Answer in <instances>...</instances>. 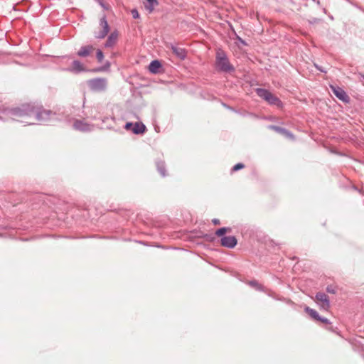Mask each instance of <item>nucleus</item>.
<instances>
[{
	"label": "nucleus",
	"mask_w": 364,
	"mask_h": 364,
	"mask_svg": "<svg viewBox=\"0 0 364 364\" xmlns=\"http://www.w3.org/2000/svg\"><path fill=\"white\" fill-rule=\"evenodd\" d=\"M215 67L220 73H232L235 71V68L230 62L227 53L221 48L216 50Z\"/></svg>",
	"instance_id": "obj_1"
},
{
	"label": "nucleus",
	"mask_w": 364,
	"mask_h": 364,
	"mask_svg": "<svg viewBox=\"0 0 364 364\" xmlns=\"http://www.w3.org/2000/svg\"><path fill=\"white\" fill-rule=\"evenodd\" d=\"M255 92L260 98L266 101L270 105H274L277 107H282L283 106V103L280 99L267 89L256 88Z\"/></svg>",
	"instance_id": "obj_2"
},
{
	"label": "nucleus",
	"mask_w": 364,
	"mask_h": 364,
	"mask_svg": "<svg viewBox=\"0 0 364 364\" xmlns=\"http://www.w3.org/2000/svg\"><path fill=\"white\" fill-rule=\"evenodd\" d=\"M124 129L134 134H142L146 130V126L142 122H127L124 125Z\"/></svg>",
	"instance_id": "obj_3"
},
{
	"label": "nucleus",
	"mask_w": 364,
	"mask_h": 364,
	"mask_svg": "<svg viewBox=\"0 0 364 364\" xmlns=\"http://www.w3.org/2000/svg\"><path fill=\"white\" fill-rule=\"evenodd\" d=\"M23 111L28 112L27 114H28L30 116H32V115L36 116V119H38L39 120L45 119L46 116H48L51 114V112L49 111H46V110L40 111L38 108H36V107L31 108L29 105L24 107Z\"/></svg>",
	"instance_id": "obj_4"
},
{
	"label": "nucleus",
	"mask_w": 364,
	"mask_h": 364,
	"mask_svg": "<svg viewBox=\"0 0 364 364\" xmlns=\"http://www.w3.org/2000/svg\"><path fill=\"white\" fill-rule=\"evenodd\" d=\"M331 92L336 95L337 98L345 103L350 102V97L344 91V90L337 85H329Z\"/></svg>",
	"instance_id": "obj_5"
},
{
	"label": "nucleus",
	"mask_w": 364,
	"mask_h": 364,
	"mask_svg": "<svg viewBox=\"0 0 364 364\" xmlns=\"http://www.w3.org/2000/svg\"><path fill=\"white\" fill-rule=\"evenodd\" d=\"M316 301L320 307L323 310H328L330 308V301L328 296L323 292H318L315 296Z\"/></svg>",
	"instance_id": "obj_6"
},
{
	"label": "nucleus",
	"mask_w": 364,
	"mask_h": 364,
	"mask_svg": "<svg viewBox=\"0 0 364 364\" xmlns=\"http://www.w3.org/2000/svg\"><path fill=\"white\" fill-rule=\"evenodd\" d=\"M220 243L225 247L232 249L237 245V240L235 236H223L221 237Z\"/></svg>",
	"instance_id": "obj_7"
},
{
	"label": "nucleus",
	"mask_w": 364,
	"mask_h": 364,
	"mask_svg": "<svg viewBox=\"0 0 364 364\" xmlns=\"http://www.w3.org/2000/svg\"><path fill=\"white\" fill-rule=\"evenodd\" d=\"M91 88L94 90L98 91L103 90L105 87V82L102 79H94L89 82Z\"/></svg>",
	"instance_id": "obj_8"
},
{
	"label": "nucleus",
	"mask_w": 364,
	"mask_h": 364,
	"mask_svg": "<svg viewBox=\"0 0 364 364\" xmlns=\"http://www.w3.org/2000/svg\"><path fill=\"white\" fill-rule=\"evenodd\" d=\"M171 48L174 55L179 59L184 60L186 58L187 52L184 48L178 47L174 45H171Z\"/></svg>",
	"instance_id": "obj_9"
},
{
	"label": "nucleus",
	"mask_w": 364,
	"mask_h": 364,
	"mask_svg": "<svg viewBox=\"0 0 364 364\" xmlns=\"http://www.w3.org/2000/svg\"><path fill=\"white\" fill-rule=\"evenodd\" d=\"M269 128L272 129V130H274V131H275L276 132H277L279 134H283V135L286 136L288 138H290V139H294V134L291 132H289V130H287L285 128H283V127H278V126H276V125H270L269 127Z\"/></svg>",
	"instance_id": "obj_10"
},
{
	"label": "nucleus",
	"mask_w": 364,
	"mask_h": 364,
	"mask_svg": "<svg viewBox=\"0 0 364 364\" xmlns=\"http://www.w3.org/2000/svg\"><path fill=\"white\" fill-rule=\"evenodd\" d=\"M161 68V63L158 60H152L149 65V70L151 73L156 74L159 73Z\"/></svg>",
	"instance_id": "obj_11"
},
{
	"label": "nucleus",
	"mask_w": 364,
	"mask_h": 364,
	"mask_svg": "<svg viewBox=\"0 0 364 364\" xmlns=\"http://www.w3.org/2000/svg\"><path fill=\"white\" fill-rule=\"evenodd\" d=\"M100 26L102 28V31H100L96 36L100 38H104L108 33L109 27L107 22L105 18H102L100 21Z\"/></svg>",
	"instance_id": "obj_12"
},
{
	"label": "nucleus",
	"mask_w": 364,
	"mask_h": 364,
	"mask_svg": "<svg viewBox=\"0 0 364 364\" xmlns=\"http://www.w3.org/2000/svg\"><path fill=\"white\" fill-rule=\"evenodd\" d=\"M94 50V47L92 46H86L82 47L77 52V55L81 57H86L92 53Z\"/></svg>",
	"instance_id": "obj_13"
},
{
	"label": "nucleus",
	"mask_w": 364,
	"mask_h": 364,
	"mask_svg": "<svg viewBox=\"0 0 364 364\" xmlns=\"http://www.w3.org/2000/svg\"><path fill=\"white\" fill-rule=\"evenodd\" d=\"M69 70L72 71V72L78 73V72L85 71V68L83 64H82L80 61L74 60L72 64V68H70Z\"/></svg>",
	"instance_id": "obj_14"
},
{
	"label": "nucleus",
	"mask_w": 364,
	"mask_h": 364,
	"mask_svg": "<svg viewBox=\"0 0 364 364\" xmlns=\"http://www.w3.org/2000/svg\"><path fill=\"white\" fill-rule=\"evenodd\" d=\"M156 165L157 170L160 173V174L163 177L166 176L167 174H166L165 162L163 161H156Z\"/></svg>",
	"instance_id": "obj_15"
},
{
	"label": "nucleus",
	"mask_w": 364,
	"mask_h": 364,
	"mask_svg": "<svg viewBox=\"0 0 364 364\" xmlns=\"http://www.w3.org/2000/svg\"><path fill=\"white\" fill-rule=\"evenodd\" d=\"M147 2L144 4L145 9L151 13L154 11L155 6L158 4L157 0H146Z\"/></svg>",
	"instance_id": "obj_16"
},
{
	"label": "nucleus",
	"mask_w": 364,
	"mask_h": 364,
	"mask_svg": "<svg viewBox=\"0 0 364 364\" xmlns=\"http://www.w3.org/2000/svg\"><path fill=\"white\" fill-rule=\"evenodd\" d=\"M305 311L315 321H318V319L320 318L318 313L309 306L305 308Z\"/></svg>",
	"instance_id": "obj_17"
},
{
	"label": "nucleus",
	"mask_w": 364,
	"mask_h": 364,
	"mask_svg": "<svg viewBox=\"0 0 364 364\" xmlns=\"http://www.w3.org/2000/svg\"><path fill=\"white\" fill-rule=\"evenodd\" d=\"M74 127L76 129H79L80 131H87L89 130V126L81 121H77L74 124Z\"/></svg>",
	"instance_id": "obj_18"
},
{
	"label": "nucleus",
	"mask_w": 364,
	"mask_h": 364,
	"mask_svg": "<svg viewBox=\"0 0 364 364\" xmlns=\"http://www.w3.org/2000/svg\"><path fill=\"white\" fill-rule=\"evenodd\" d=\"M249 284L251 287H255L258 291H264V287L258 283V282L256 280L250 281Z\"/></svg>",
	"instance_id": "obj_19"
},
{
	"label": "nucleus",
	"mask_w": 364,
	"mask_h": 364,
	"mask_svg": "<svg viewBox=\"0 0 364 364\" xmlns=\"http://www.w3.org/2000/svg\"><path fill=\"white\" fill-rule=\"evenodd\" d=\"M228 231H231V228H226V227H223V228H220L219 229H218L216 231H215V235L218 237H223L224 235L228 232Z\"/></svg>",
	"instance_id": "obj_20"
},
{
	"label": "nucleus",
	"mask_w": 364,
	"mask_h": 364,
	"mask_svg": "<svg viewBox=\"0 0 364 364\" xmlns=\"http://www.w3.org/2000/svg\"><path fill=\"white\" fill-rule=\"evenodd\" d=\"M244 167H245V165H244L243 164H242V163H238V164H235V165L232 167V170L233 171H239V170H240V169L243 168Z\"/></svg>",
	"instance_id": "obj_21"
},
{
	"label": "nucleus",
	"mask_w": 364,
	"mask_h": 364,
	"mask_svg": "<svg viewBox=\"0 0 364 364\" xmlns=\"http://www.w3.org/2000/svg\"><path fill=\"white\" fill-rule=\"evenodd\" d=\"M97 58L99 62H101L103 59V53L100 50L97 51Z\"/></svg>",
	"instance_id": "obj_22"
},
{
	"label": "nucleus",
	"mask_w": 364,
	"mask_h": 364,
	"mask_svg": "<svg viewBox=\"0 0 364 364\" xmlns=\"http://www.w3.org/2000/svg\"><path fill=\"white\" fill-rule=\"evenodd\" d=\"M131 13H132V17L134 18H139V14L138 11L136 9H132Z\"/></svg>",
	"instance_id": "obj_23"
},
{
	"label": "nucleus",
	"mask_w": 364,
	"mask_h": 364,
	"mask_svg": "<svg viewBox=\"0 0 364 364\" xmlns=\"http://www.w3.org/2000/svg\"><path fill=\"white\" fill-rule=\"evenodd\" d=\"M318 321L325 323V324H330V321L328 318L320 316V318L318 319Z\"/></svg>",
	"instance_id": "obj_24"
},
{
	"label": "nucleus",
	"mask_w": 364,
	"mask_h": 364,
	"mask_svg": "<svg viewBox=\"0 0 364 364\" xmlns=\"http://www.w3.org/2000/svg\"><path fill=\"white\" fill-rule=\"evenodd\" d=\"M320 21V19L317 18H313L311 20H309V23L311 24H314V23H317Z\"/></svg>",
	"instance_id": "obj_25"
},
{
	"label": "nucleus",
	"mask_w": 364,
	"mask_h": 364,
	"mask_svg": "<svg viewBox=\"0 0 364 364\" xmlns=\"http://www.w3.org/2000/svg\"><path fill=\"white\" fill-rule=\"evenodd\" d=\"M326 291L328 293H331V294H334L335 293V289L331 286H328L327 288H326Z\"/></svg>",
	"instance_id": "obj_26"
},
{
	"label": "nucleus",
	"mask_w": 364,
	"mask_h": 364,
	"mask_svg": "<svg viewBox=\"0 0 364 364\" xmlns=\"http://www.w3.org/2000/svg\"><path fill=\"white\" fill-rule=\"evenodd\" d=\"M212 222L214 225H219L220 223V220L217 218L213 219Z\"/></svg>",
	"instance_id": "obj_27"
},
{
	"label": "nucleus",
	"mask_w": 364,
	"mask_h": 364,
	"mask_svg": "<svg viewBox=\"0 0 364 364\" xmlns=\"http://www.w3.org/2000/svg\"><path fill=\"white\" fill-rule=\"evenodd\" d=\"M316 68H317V70H318L319 71L322 72V73H326V70H324L321 67H319L317 65H315Z\"/></svg>",
	"instance_id": "obj_28"
},
{
	"label": "nucleus",
	"mask_w": 364,
	"mask_h": 364,
	"mask_svg": "<svg viewBox=\"0 0 364 364\" xmlns=\"http://www.w3.org/2000/svg\"><path fill=\"white\" fill-rule=\"evenodd\" d=\"M237 40H238V41H239L242 44H243V45H246L245 41L243 39H242L240 37L237 36Z\"/></svg>",
	"instance_id": "obj_29"
},
{
	"label": "nucleus",
	"mask_w": 364,
	"mask_h": 364,
	"mask_svg": "<svg viewBox=\"0 0 364 364\" xmlns=\"http://www.w3.org/2000/svg\"><path fill=\"white\" fill-rule=\"evenodd\" d=\"M107 46H111L112 44V36L109 38V40L107 41Z\"/></svg>",
	"instance_id": "obj_30"
}]
</instances>
